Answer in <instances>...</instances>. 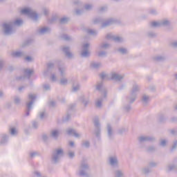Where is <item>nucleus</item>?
<instances>
[{
  "label": "nucleus",
  "instance_id": "nucleus-1",
  "mask_svg": "<svg viewBox=\"0 0 177 177\" xmlns=\"http://www.w3.org/2000/svg\"><path fill=\"white\" fill-rule=\"evenodd\" d=\"M21 13L23 15H26V13H30V9L28 8H24L21 10Z\"/></svg>",
  "mask_w": 177,
  "mask_h": 177
},
{
  "label": "nucleus",
  "instance_id": "nucleus-2",
  "mask_svg": "<svg viewBox=\"0 0 177 177\" xmlns=\"http://www.w3.org/2000/svg\"><path fill=\"white\" fill-rule=\"evenodd\" d=\"M114 162H117L116 158H111V164H114Z\"/></svg>",
  "mask_w": 177,
  "mask_h": 177
},
{
  "label": "nucleus",
  "instance_id": "nucleus-3",
  "mask_svg": "<svg viewBox=\"0 0 177 177\" xmlns=\"http://www.w3.org/2000/svg\"><path fill=\"white\" fill-rule=\"evenodd\" d=\"M15 23H16L17 24H18V25H20V24H21V23H23V21H22L21 20H20V19H17V20L15 21Z\"/></svg>",
  "mask_w": 177,
  "mask_h": 177
},
{
  "label": "nucleus",
  "instance_id": "nucleus-4",
  "mask_svg": "<svg viewBox=\"0 0 177 177\" xmlns=\"http://www.w3.org/2000/svg\"><path fill=\"white\" fill-rule=\"evenodd\" d=\"M151 26L153 27H157V26H158V23H157V22H152Z\"/></svg>",
  "mask_w": 177,
  "mask_h": 177
},
{
  "label": "nucleus",
  "instance_id": "nucleus-5",
  "mask_svg": "<svg viewBox=\"0 0 177 177\" xmlns=\"http://www.w3.org/2000/svg\"><path fill=\"white\" fill-rule=\"evenodd\" d=\"M11 133H12V135H15L16 133V129H11Z\"/></svg>",
  "mask_w": 177,
  "mask_h": 177
},
{
  "label": "nucleus",
  "instance_id": "nucleus-6",
  "mask_svg": "<svg viewBox=\"0 0 177 177\" xmlns=\"http://www.w3.org/2000/svg\"><path fill=\"white\" fill-rule=\"evenodd\" d=\"M63 153V150H62V149H58L57 151V154H62Z\"/></svg>",
  "mask_w": 177,
  "mask_h": 177
},
{
  "label": "nucleus",
  "instance_id": "nucleus-7",
  "mask_svg": "<svg viewBox=\"0 0 177 177\" xmlns=\"http://www.w3.org/2000/svg\"><path fill=\"white\" fill-rule=\"evenodd\" d=\"M57 131H53V136H56L57 135Z\"/></svg>",
  "mask_w": 177,
  "mask_h": 177
},
{
  "label": "nucleus",
  "instance_id": "nucleus-8",
  "mask_svg": "<svg viewBox=\"0 0 177 177\" xmlns=\"http://www.w3.org/2000/svg\"><path fill=\"white\" fill-rule=\"evenodd\" d=\"M73 156H74V153H69V156H70V157H73Z\"/></svg>",
  "mask_w": 177,
  "mask_h": 177
},
{
  "label": "nucleus",
  "instance_id": "nucleus-9",
  "mask_svg": "<svg viewBox=\"0 0 177 177\" xmlns=\"http://www.w3.org/2000/svg\"><path fill=\"white\" fill-rule=\"evenodd\" d=\"M26 60H31V57H28L26 58Z\"/></svg>",
  "mask_w": 177,
  "mask_h": 177
},
{
  "label": "nucleus",
  "instance_id": "nucleus-10",
  "mask_svg": "<svg viewBox=\"0 0 177 177\" xmlns=\"http://www.w3.org/2000/svg\"><path fill=\"white\" fill-rule=\"evenodd\" d=\"M161 145H165V141H162Z\"/></svg>",
  "mask_w": 177,
  "mask_h": 177
},
{
  "label": "nucleus",
  "instance_id": "nucleus-11",
  "mask_svg": "<svg viewBox=\"0 0 177 177\" xmlns=\"http://www.w3.org/2000/svg\"><path fill=\"white\" fill-rule=\"evenodd\" d=\"M70 145H71V146H74V142H70Z\"/></svg>",
  "mask_w": 177,
  "mask_h": 177
},
{
  "label": "nucleus",
  "instance_id": "nucleus-12",
  "mask_svg": "<svg viewBox=\"0 0 177 177\" xmlns=\"http://www.w3.org/2000/svg\"><path fill=\"white\" fill-rule=\"evenodd\" d=\"M46 29H41V32H44V31H46Z\"/></svg>",
  "mask_w": 177,
  "mask_h": 177
},
{
  "label": "nucleus",
  "instance_id": "nucleus-13",
  "mask_svg": "<svg viewBox=\"0 0 177 177\" xmlns=\"http://www.w3.org/2000/svg\"><path fill=\"white\" fill-rule=\"evenodd\" d=\"M83 56H86V53H83Z\"/></svg>",
  "mask_w": 177,
  "mask_h": 177
},
{
  "label": "nucleus",
  "instance_id": "nucleus-14",
  "mask_svg": "<svg viewBox=\"0 0 177 177\" xmlns=\"http://www.w3.org/2000/svg\"><path fill=\"white\" fill-rule=\"evenodd\" d=\"M101 78H104V75H101Z\"/></svg>",
  "mask_w": 177,
  "mask_h": 177
},
{
  "label": "nucleus",
  "instance_id": "nucleus-15",
  "mask_svg": "<svg viewBox=\"0 0 177 177\" xmlns=\"http://www.w3.org/2000/svg\"><path fill=\"white\" fill-rule=\"evenodd\" d=\"M61 21H64V19H62L61 20Z\"/></svg>",
  "mask_w": 177,
  "mask_h": 177
},
{
  "label": "nucleus",
  "instance_id": "nucleus-16",
  "mask_svg": "<svg viewBox=\"0 0 177 177\" xmlns=\"http://www.w3.org/2000/svg\"><path fill=\"white\" fill-rule=\"evenodd\" d=\"M146 99H147L146 97H144V100H146Z\"/></svg>",
  "mask_w": 177,
  "mask_h": 177
},
{
  "label": "nucleus",
  "instance_id": "nucleus-17",
  "mask_svg": "<svg viewBox=\"0 0 177 177\" xmlns=\"http://www.w3.org/2000/svg\"><path fill=\"white\" fill-rule=\"evenodd\" d=\"M30 73H32V71H31Z\"/></svg>",
  "mask_w": 177,
  "mask_h": 177
},
{
  "label": "nucleus",
  "instance_id": "nucleus-18",
  "mask_svg": "<svg viewBox=\"0 0 177 177\" xmlns=\"http://www.w3.org/2000/svg\"><path fill=\"white\" fill-rule=\"evenodd\" d=\"M64 82H63V81H62V84H63Z\"/></svg>",
  "mask_w": 177,
  "mask_h": 177
}]
</instances>
